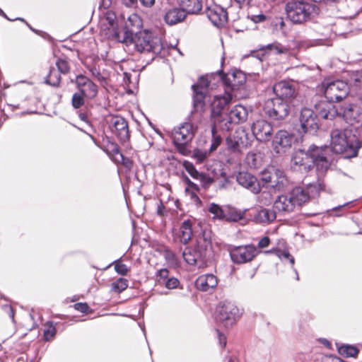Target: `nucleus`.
Wrapping results in <instances>:
<instances>
[{
	"label": "nucleus",
	"mask_w": 362,
	"mask_h": 362,
	"mask_svg": "<svg viewBox=\"0 0 362 362\" xmlns=\"http://www.w3.org/2000/svg\"><path fill=\"white\" fill-rule=\"evenodd\" d=\"M185 261L190 265L205 267L211 262L213 257L211 231L204 230L197 239L193 247H186L182 252Z\"/></svg>",
	"instance_id": "obj_1"
},
{
	"label": "nucleus",
	"mask_w": 362,
	"mask_h": 362,
	"mask_svg": "<svg viewBox=\"0 0 362 362\" xmlns=\"http://www.w3.org/2000/svg\"><path fill=\"white\" fill-rule=\"evenodd\" d=\"M338 115L339 122L345 124L341 129L334 130L331 136H356L358 134L360 122L362 120V107L355 104H348L343 112Z\"/></svg>",
	"instance_id": "obj_2"
},
{
	"label": "nucleus",
	"mask_w": 362,
	"mask_h": 362,
	"mask_svg": "<svg viewBox=\"0 0 362 362\" xmlns=\"http://www.w3.org/2000/svg\"><path fill=\"white\" fill-rule=\"evenodd\" d=\"M285 9L287 18L296 24L312 21L320 12L318 6L304 1H289Z\"/></svg>",
	"instance_id": "obj_3"
},
{
	"label": "nucleus",
	"mask_w": 362,
	"mask_h": 362,
	"mask_svg": "<svg viewBox=\"0 0 362 362\" xmlns=\"http://www.w3.org/2000/svg\"><path fill=\"white\" fill-rule=\"evenodd\" d=\"M127 37L131 40V41L128 42V45L134 44L138 52L151 54L152 59L160 54L163 49V44L160 39L153 36L152 33L149 31H140L136 33L134 37L133 34L128 31Z\"/></svg>",
	"instance_id": "obj_4"
},
{
	"label": "nucleus",
	"mask_w": 362,
	"mask_h": 362,
	"mask_svg": "<svg viewBox=\"0 0 362 362\" xmlns=\"http://www.w3.org/2000/svg\"><path fill=\"white\" fill-rule=\"evenodd\" d=\"M348 84L341 80L325 79L320 86V90L329 102H339L349 93Z\"/></svg>",
	"instance_id": "obj_5"
},
{
	"label": "nucleus",
	"mask_w": 362,
	"mask_h": 362,
	"mask_svg": "<svg viewBox=\"0 0 362 362\" xmlns=\"http://www.w3.org/2000/svg\"><path fill=\"white\" fill-rule=\"evenodd\" d=\"M240 317L239 309L231 302L224 301L220 303L216 308V319L225 327H231L237 322Z\"/></svg>",
	"instance_id": "obj_6"
},
{
	"label": "nucleus",
	"mask_w": 362,
	"mask_h": 362,
	"mask_svg": "<svg viewBox=\"0 0 362 362\" xmlns=\"http://www.w3.org/2000/svg\"><path fill=\"white\" fill-rule=\"evenodd\" d=\"M351 137H330V150L336 154H344V158H353L358 155L361 144L350 143Z\"/></svg>",
	"instance_id": "obj_7"
},
{
	"label": "nucleus",
	"mask_w": 362,
	"mask_h": 362,
	"mask_svg": "<svg viewBox=\"0 0 362 362\" xmlns=\"http://www.w3.org/2000/svg\"><path fill=\"white\" fill-rule=\"evenodd\" d=\"M218 75L225 86V92H234L244 86L246 82V75L240 70L235 69L224 74L222 71H219Z\"/></svg>",
	"instance_id": "obj_8"
},
{
	"label": "nucleus",
	"mask_w": 362,
	"mask_h": 362,
	"mask_svg": "<svg viewBox=\"0 0 362 362\" xmlns=\"http://www.w3.org/2000/svg\"><path fill=\"white\" fill-rule=\"evenodd\" d=\"M300 128L298 132L300 134L315 135L319 129L318 119L316 114L310 108L302 109L300 115Z\"/></svg>",
	"instance_id": "obj_9"
},
{
	"label": "nucleus",
	"mask_w": 362,
	"mask_h": 362,
	"mask_svg": "<svg viewBox=\"0 0 362 362\" xmlns=\"http://www.w3.org/2000/svg\"><path fill=\"white\" fill-rule=\"evenodd\" d=\"M291 102L285 100L274 98L266 103L264 110L268 116L274 119L285 118L289 113Z\"/></svg>",
	"instance_id": "obj_10"
},
{
	"label": "nucleus",
	"mask_w": 362,
	"mask_h": 362,
	"mask_svg": "<svg viewBox=\"0 0 362 362\" xmlns=\"http://www.w3.org/2000/svg\"><path fill=\"white\" fill-rule=\"evenodd\" d=\"M316 145L310 146L308 151L298 149L293 156L291 161L294 165H299L300 170L308 172L313 168V158Z\"/></svg>",
	"instance_id": "obj_11"
},
{
	"label": "nucleus",
	"mask_w": 362,
	"mask_h": 362,
	"mask_svg": "<svg viewBox=\"0 0 362 362\" xmlns=\"http://www.w3.org/2000/svg\"><path fill=\"white\" fill-rule=\"evenodd\" d=\"M257 255V250L253 245L239 246L230 252L231 261L235 264L246 263L253 259Z\"/></svg>",
	"instance_id": "obj_12"
},
{
	"label": "nucleus",
	"mask_w": 362,
	"mask_h": 362,
	"mask_svg": "<svg viewBox=\"0 0 362 362\" xmlns=\"http://www.w3.org/2000/svg\"><path fill=\"white\" fill-rule=\"evenodd\" d=\"M273 91L276 98L291 102L296 96V89L291 81H281L273 86Z\"/></svg>",
	"instance_id": "obj_13"
},
{
	"label": "nucleus",
	"mask_w": 362,
	"mask_h": 362,
	"mask_svg": "<svg viewBox=\"0 0 362 362\" xmlns=\"http://www.w3.org/2000/svg\"><path fill=\"white\" fill-rule=\"evenodd\" d=\"M325 148H327L326 145L320 147L317 146L314 154L313 168H315L318 177L324 176L330 167V162L326 156Z\"/></svg>",
	"instance_id": "obj_14"
},
{
	"label": "nucleus",
	"mask_w": 362,
	"mask_h": 362,
	"mask_svg": "<svg viewBox=\"0 0 362 362\" xmlns=\"http://www.w3.org/2000/svg\"><path fill=\"white\" fill-rule=\"evenodd\" d=\"M236 181L243 187L255 194L261 192V185L259 180L248 172H239L236 175Z\"/></svg>",
	"instance_id": "obj_15"
},
{
	"label": "nucleus",
	"mask_w": 362,
	"mask_h": 362,
	"mask_svg": "<svg viewBox=\"0 0 362 362\" xmlns=\"http://www.w3.org/2000/svg\"><path fill=\"white\" fill-rule=\"evenodd\" d=\"M100 35L105 39L116 40L128 45L130 38L127 37L128 31H119L117 26H112L105 23H100Z\"/></svg>",
	"instance_id": "obj_16"
},
{
	"label": "nucleus",
	"mask_w": 362,
	"mask_h": 362,
	"mask_svg": "<svg viewBox=\"0 0 362 362\" xmlns=\"http://www.w3.org/2000/svg\"><path fill=\"white\" fill-rule=\"evenodd\" d=\"M206 15L216 27H223L228 22V13L223 7L213 4L207 6Z\"/></svg>",
	"instance_id": "obj_17"
},
{
	"label": "nucleus",
	"mask_w": 362,
	"mask_h": 362,
	"mask_svg": "<svg viewBox=\"0 0 362 362\" xmlns=\"http://www.w3.org/2000/svg\"><path fill=\"white\" fill-rule=\"evenodd\" d=\"M78 92L88 99H93L98 95V86L83 75H79L76 78Z\"/></svg>",
	"instance_id": "obj_18"
},
{
	"label": "nucleus",
	"mask_w": 362,
	"mask_h": 362,
	"mask_svg": "<svg viewBox=\"0 0 362 362\" xmlns=\"http://www.w3.org/2000/svg\"><path fill=\"white\" fill-rule=\"evenodd\" d=\"M100 138L90 137L93 143L105 152L111 160H113L117 154L121 152L119 146L114 140V137H101L102 141L99 140Z\"/></svg>",
	"instance_id": "obj_19"
},
{
	"label": "nucleus",
	"mask_w": 362,
	"mask_h": 362,
	"mask_svg": "<svg viewBox=\"0 0 362 362\" xmlns=\"http://www.w3.org/2000/svg\"><path fill=\"white\" fill-rule=\"evenodd\" d=\"M231 124L230 120L221 119V117H211L205 132L211 133L212 136H221L230 130Z\"/></svg>",
	"instance_id": "obj_20"
},
{
	"label": "nucleus",
	"mask_w": 362,
	"mask_h": 362,
	"mask_svg": "<svg viewBox=\"0 0 362 362\" xmlns=\"http://www.w3.org/2000/svg\"><path fill=\"white\" fill-rule=\"evenodd\" d=\"M332 102L320 101L315 105L316 115L327 119H332L340 113L338 112L337 107L332 103Z\"/></svg>",
	"instance_id": "obj_21"
},
{
	"label": "nucleus",
	"mask_w": 362,
	"mask_h": 362,
	"mask_svg": "<svg viewBox=\"0 0 362 362\" xmlns=\"http://www.w3.org/2000/svg\"><path fill=\"white\" fill-rule=\"evenodd\" d=\"M232 94L226 93L223 96H215L211 104V117H221V114L225 107L232 100Z\"/></svg>",
	"instance_id": "obj_22"
},
{
	"label": "nucleus",
	"mask_w": 362,
	"mask_h": 362,
	"mask_svg": "<svg viewBox=\"0 0 362 362\" xmlns=\"http://www.w3.org/2000/svg\"><path fill=\"white\" fill-rule=\"evenodd\" d=\"M109 128L115 136H129V126L127 120L119 116L111 117Z\"/></svg>",
	"instance_id": "obj_23"
},
{
	"label": "nucleus",
	"mask_w": 362,
	"mask_h": 362,
	"mask_svg": "<svg viewBox=\"0 0 362 362\" xmlns=\"http://www.w3.org/2000/svg\"><path fill=\"white\" fill-rule=\"evenodd\" d=\"M218 284V279L213 274H206L199 276L195 281L196 288L201 291L206 292L214 289Z\"/></svg>",
	"instance_id": "obj_24"
},
{
	"label": "nucleus",
	"mask_w": 362,
	"mask_h": 362,
	"mask_svg": "<svg viewBox=\"0 0 362 362\" xmlns=\"http://www.w3.org/2000/svg\"><path fill=\"white\" fill-rule=\"evenodd\" d=\"M274 209L279 212L290 213L295 209L289 194L279 195L274 202Z\"/></svg>",
	"instance_id": "obj_25"
},
{
	"label": "nucleus",
	"mask_w": 362,
	"mask_h": 362,
	"mask_svg": "<svg viewBox=\"0 0 362 362\" xmlns=\"http://www.w3.org/2000/svg\"><path fill=\"white\" fill-rule=\"evenodd\" d=\"M288 194L291 197L292 202L294 204L295 208L296 206H301L308 202L310 198L309 192L301 187H294Z\"/></svg>",
	"instance_id": "obj_26"
},
{
	"label": "nucleus",
	"mask_w": 362,
	"mask_h": 362,
	"mask_svg": "<svg viewBox=\"0 0 362 362\" xmlns=\"http://www.w3.org/2000/svg\"><path fill=\"white\" fill-rule=\"evenodd\" d=\"M188 14L185 11L179 6L168 11L164 16L165 23L170 25H175L183 21Z\"/></svg>",
	"instance_id": "obj_27"
},
{
	"label": "nucleus",
	"mask_w": 362,
	"mask_h": 362,
	"mask_svg": "<svg viewBox=\"0 0 362 362\" xmlns=\"http://www.w3.org/2000/svg\"><path fill=\"white\" fill-rule=\"evenodd\" d=\"M173 144L179 153L185 156L191 154L192 137H173Z\"/></svg>",
	"instance_id": "obj_28"
},
{
	"label": "nucleus",
	"mask_w": 362,
	"mask_h": 362,
	"mask_svg": "<svg viewBox=\"0 0 362 362\" xmlns=\"http://www.w3.org/2000/svg\"><path fill=\"white\" fill-rule=\"evenodd\" d=\"M253 136H271L274 132V127L271 123L261 119L254 122L252 125Z\"/></svg>",
	"instance_id": "obj_29"
},
{
	"label": "nucleus",
	"mask_w": 362,
	"mask_h": 362,
	"mask_svg": "<svg viewBox=\"0 0 362 362\" xmlns=\"http://www.w3.org/2000/svg\"><path fill=\"white\" fill-rule=\"evenodd\" d=\"M177 5L188 14H199L203 7V0H176Z\"/></svg>",
	"instance_id": "obj_30"
},
{
	"label": "nucleus",
	"mask_w": 362,
	"mask_h": 362,
	"mask_svg": "<svg viewBox=\"0 0 362 362\" xmlns=\"http://www.w3.org/2000/svg\"><path fill=\"white\" fill-rule=\"evenodd\" d=\"M343 10L346 18L356 17L362 11V0H346Z\"/></svg>",
	"instance_id": "obj_31"
},
{
	"label": "nucleus",
	"mask_w": 362,
	"mask_h": 362,
	"mask_svg": "<svg viewBox=\"0 0 362 362\" xmlns=\"http://www.w3.org/2000/svg\"><path fill=\"white\" fill-rule=\"evenodd\" d=\"M247 117V110L241 105H235L229 112V119L230 122L238 124L246 120Z\"/></svg>",
	"instance_id": "obj_32"
},
{
	"label": "nucleus",
	"mask_w": 362,
	"mask_h": 362,
	"mask_svg": "<svg viewBox=\"0 0 362 362\" xmlns=\"http://www.w3.org/2000/svg\"><path fill=\"white\" fill-rule=\"evenodd\" d=\"M275 175H276V177L272 179L264 188H270L274 189L275 192H279L284 188L287 181L284 172L278 169L276 171Z\"/></svg>",
	"instance_id": "obj_33"
},
{
	"label": "nucleus",
	"mask_w": 362,
	"mask_h": 362,
	"mask_svg": "<svg viewBox=\"0 0 362 362\" xmlns=\"http://www.w3.org/2000/svg\"><path fill=\"white\" fill-rule=\"evenodd\" d=\"M276 218V212L273 209L263 208L260 209L253 217V221L257 223H270Z\"/></svg>",
	"instance_id": "obj_34"
},
{
	"label": "nucleus",
	"mask_w": 362,
	"mask_h": 362,
	"mask_svg": "<svg viewBox=\"0 0 362 362\" xmlns=\"http://www.w3.org/2000/svg\"><path fill=\"white\" fill-rule=\"evenodd\" d=\"M272 146L274 151L276 153L286 152V151L291 148L293 137H273Z\"/></svg>",
	"instance_id": "obj_35"
},
{
	"label": "nucleus",
	"mask_w": 362,
	"mask_h": 362,
	"mask_svg": "<svg viewBox=\"0 0 362 362\" xmlns=\"http://www.w3.org/2000/svg\"><path fill=\"white\" fill-rule=\"evenodd\" d=\"M192 222L189 219L184 221L180 226L179 238L184 245L187 244L192 236Z\"/></svg>",
	"instance_id": "obj_36"
},
{
	"label": "nucleus",
	"mask_w": 362,
	"mask_h": 362,
	"mask_svg": "<svg viewBox=\"0 0 362 362\" xmlns=\"http://www.w3.org/2000/svg\"><path fill=\"white\" fill-rule=\"evenodd\" d=\"M261 51H264L265 52H274L277 54H289L291 53L290 48L284 46L279 42H274L271 44H268L266 46H262L259 48Z\"/></svg>",
	"instance_id": "obj_37"
},
{
	"label": "nucleus",
	"mask_w": 362,
	"mask_h": 362,
	"mask_svg": "<svg viewBox=\"0 0 362 362\" xmlns=\"http://www.w3.org/2000/svg\"><path fill=\"white\" fill-rule=\"evenodd\" d=\"M248 209L244 210L237 209L235 208H230L226 213L225 220L230 222H238L240 221L246 220L245 214Z\"/></svg>",
	"instance_id": "obj_38"
},
{
	"label": "nucleus",
	"mask_w": 362,
	"mask_h": 362,
	"mask_svg": "<svg viewBox=\"0 0 362 362\" xmlns=\"http://www.w3.org/2000/svg\"><path fill=\"white\" fill-rule=\"evenodd\" d=\"M277 170L278 169L275 168L274 167H271L264 169L260 173V178L259 181L261 185V189L264 188L267 184L271 182L272 179L276 177V175H275V173Z\"/></svg>",
	"instance_id": "obj_39"
},
{
	"label": "nucleus",
	"mask_w": 362,
	"mask_h": 362,
	"mask_svg": "<svg viewBox=\"0 0 362 362\" xmlns=\"http://www.w3.org/2000/svg\"><path fill=\"white\" fill-rule=\"evenodd\" d=\"M61 81V74L54 67H51L45 78V83L52 86L58 87L59 86Z\"/></svg>",
	"instance_id": "obj_40"
},
{
	"label": "nucleus",
	"mask_w": 362,
	"mask_h": 362,
	"mask_svg": "<svg viewBox=\"0 0 362 362\" xmlns=\"http://www.w3.org/2000/svg\"><path fill=\"white\" fill-rule=\"evenodd\" d=\"M337 350L340 355L347 358L356 357L359 352V349L356 346L351 344H342L337 346Z\"/></svg>",
	"instance_id": "obj_41"
},
{
	"label": "nucleus",
	"mask_w": 362,
	"mask_h": 362,
	"mask_svg": "<svg viewBox=\"0 0 362 362\" xmlns=\"http://www.w3.org/2000/svg\"><path fill=\"white\" fill-rule=\"evenodd\" d=\"M266 253H274L281 261H288L293 267L295 263L294 257L288 250L274 248L265 252Z\"/></svg>",
	"instance_id": "obj_42"
},
{
	"label": "nucleus",
	"mask_w": 362,
	"mask_h": 362,
	"mask_svg": "<svg viewBox=\"0 0 362 362\" xmlns=\"http://www.w3.org/2000/svg\"><path fill=\"white\" fill-rule=\"evenodd\" d=\"M57 71L61 74H68L71 71V66L66 57H59L55 63Z\"/></svg>",
	"instance_id": "obj_43"
},
{
	"label": "nucleus",
	"mask_w": 362,
	"mask_h": 362,
	"mask_svg": "<svg viewBox=\"0 0 362 362\" xmlns=\"http://www.w3.org/2000/svg\"><path fill=\"white\" fill-rule=\"evenodd\" d=\"M325 185L324 182L320 181L319 180L316 183H310L305 188L306 191L309 192V194L311 197H315L316 195H319L320 192L325 190Z\"/></svg>",
	"instance_id": "obj_44"
},
{
	"label": "nucleus",
	"mask_w": 362,
	"mask_h": 362,
	"mask_svg": "<svg viewBox=\"0 0 362 362\" xmlns=\"http://www.w3.org/2000/svg\"><path fill=\"white\" fill-rule=\"evenodd\" d=\"M45 326L46 328L43 332V339L45 341H49L55 337L57 329L52 321H47Z\"/></svg>",
	"instance_id": "obj_45"
},
{
	"label": "nucleus",
	"mask_w": 362,
	"mask_h": 362,
	"mask_svg": "<svg viewBox=\"0 0 362 362\" xmlns=\"http://www.w3.org/2000/svg\"><path fill=\"white\" fill-rule=\"evenodd\" d=\"M243 137H226L228 148L232 152H240V141Z\"/></svg>",
	"instance_id": "obj_46"
},
{
	"label": "nucleus",
	"mask_w": 362,
	"mask_h": 362,
	"mask_svg": "<svg viewBox=\"0 0 362 362\" xmlns=\"http://www.w3.org/2000/svg\"><path fill=\"white\" fill-rule=\"evenodd\" d=\"M182 166L185 169V170L189 173V175L195 180H197L202 172H199L195 168L194 165L187 160H185L182 162Z\"/></svg>",
	"instance_id": "obj_47"
},
{
	"label": "nucleus",
	"mask_w": 362,
	"mask_h": 362,
	"mask_svg": "<svg viewBox=\"0 0 362 362\" xmlns=\"http://www.w3.org/2000/svg\"><path fill=\"white\" fill-rule=\"evenodd\" d=\"M176 134L180 136H194L195 134V129L192 123L185 122L178 127Z\"/></svg>",
	"instance_id": "obj_48"
},
{
	"label": "nucleus",
	"mask_w": 362,
	"mask_h": 362,
	"mask_svg": "<svg viewBox=\"0 0 362 362\" xmlns=\"http://www.w3.org/2000/svg\"><path fill=\"white\" fill-rule=\"evenodd\" d=\"M112 290L120 293L128 287V281L124 278H119L111 284Z\"/></svg>",
	"instance_id": "obj_49"
},
{
	"label": "nucleus",
	"mask_w": 362,
	"mask_h": 362,
	"mask_svg": "<svg viewBox=\"0 0 362 362\" xmlns=\"http://www.w3.org/2000/svg\"><path fill=\"white\" fill-rule=\"evenodd\" d=\"M209 213L212 214L215 218L223 220L226 218V213L222 207L216 203H211L209 208Z\"/></svg>",
	"instance_id": "obj_50"
},
{
	"label": "nucleus",
	"mask_w": 362,
	"mask_h": 362,
	"mask_svg": "<svg viewBox=\"0 0 362 362\" xmlns=\"http://www.w3.org/2000/svg\"><path fill=\"white\" fill-rule=\"evenodd\" d=\"M112 161H114L115 163L122 164L126 168L129 170L132 169L133 167L132 160L129 157L124 156L122 152L117 153Z\"/></svg>",
	"instance_id": "obj_51"
},
{
	"label": "nucleus",
	"mask_w": 362,
	"mask_h": 362,
	"mask_svg": "<svg viewBox=\"0 0 362 362\" xmlns=\"http://www.w3.org/2000/svg\"><path fill=\"white\" fill-rule=\"evenodd\" d=\"M170 272L167 268H162L156 272V281L158 285L163 286L164 282L168 279Z\"/></svg>",
	"instance_id": "obj_52"
},
{
	"label": "nucleus",
	"mask_w": 362,
	"mask_h": 362,
	"mask_svg": "<svg viewBox=\"0 0 362 362\" xmlns=\"http://www.w3.org/2000/svg\"><path fill=\"white\" fill-rule=\"evenodd\" d=\"M85 96L81 93H75L71 98V105L74 109L81 108L85 103Z\"/></svg>",
	"instance_id": "obj_53"
},
{
	"label": "nucleus",
	"mask_w": 362,
	"mask_h": 362,
	"mask_svg": "<svg viewBox=\"0 0 362 362\" xmlns=\"http://www.w3.org/2000/svg\"><path fill=\"white\" fill-rule=\"evenodd\" d=\"M100 23H105L112 26H117L116 14L112 11H107Z\"/></svg>",
	"instance_id": "obj_54"
},
{
	"label": "nucleus",
	"mask_w": 362,
	"mask_h": 362,
	"mask_svg": "<svg viewBox=\"0 0 362 362\" xmlns=\"http://www.w3.org/2000/svg\"><path fill=\"white\" fill-rule=\"evenodd\" d=\"M182 180L187 185V187L185 189L186 192H188L191 190L199 191L200 188H199V185H197L196 183H194V182H192L189 178V177L184 173H182Z\"/></svg>",
	"instance_id": "obj_55"
},
{
	"label": "nucleus",
	"mask_w": 362,
	"mask_h": 362,
	"mask_svg": "<svg viewBox=\"0 0 362 362\" xmlns=\"http://www.w3.org/2000/svg\"><path fill=\"white\" fill-rule=\"evenodd\" d=\"M197 180L200 181L202 186L205 189L209 188L214 181L213 177L204 172L202 173Z\"/></svg>",
	"instance_id": "obj_56"
},
{
	"label": "nucleus",
	"mask_w": 362,
	"mask_h": 362,
	"mask_svg": "<svg viewBox=\"0 0 362 362\" xmlns=\"http://www.w3.org/2000/svg\"><path fill=\"white\" fill-rule=\"evenodd\" d=\"M208 157L207 151H202L198 148H195L193 151L192 158L197 160V163H203Z\"/></svg>",
	"instance_id": "obj_57"
},
{
	"label": "nucleus",
	"mask_w": 362,
	"mask_h": 362,
	"mask_svg": "<svg viewBox=\"0 0 362 362\" xmlns=\"http://www.w3.org/2000/svg\"><path fill=\"white\" fill-rule=\"evenodd\" d=\"M112 264H115V270L118 274L122 276L127 275L129 268L125 264L119 262V259L114 261Z\"/></svg>",
	"instance_id": "obj_58"
},
{
	"label": "nucleus",
	"mask_w": 362,
	"mask_h": 362,
	"mask_svg": "<svg viewBox=\"0 0 362 362\" xmlns=\"http://www.w3.org/2000/svg\"><path fill=\"white\" fill-rule=\"evenodd\" d=\"M180 282L177 278L175 277H170L168 279H167L163 286H164L168 289H175L177 288Z\"/></svg>",
	"instance_id": "obj_59"
},
{
	"label": "nucleus",
	"mask_w": 362,
	"mask_h": 362,
	"mask_svg": "<svg viewBox=\"0 0 362 362\" xmlns=\"http://www.w3.org/2000/svg\"><path fill=\"white\" fill-rule=\"evenodd\" d=\"M210 82L208 80L207 77L202 76L199 78L198 82L194 85H192V88H204L206 90L208 89L209 86Z\"/></svg>",
	"instance_id": "obj_60"
},
{
	"label": "nucleus",
	"mask_w": 362,
	"mask_h": 362,
	"mask_svg": "<svg viewBox=\"0 0 362 362\" xmlns=\"http://www.w3.org/2000/svg\"><path fill=\"white\" fill-rule=\"evenodd\" d=\"M74 308L75 310L82 313H88L90 311V306L87 303L85 302L76 303L74 305Z\"/></svg>",
	"instance_id": "obj_61"
},
{
	"label": "nucleus",
	"mask_w": 362,
	"mask_h": 362,
	"mask_svg": "<svg viewBox=\"0 0 362 362\" xmlns=\"http://www.w3.org/2000/svg\"><path fill=\"white\" fill-rule=\"evenodd\" d=\"M205 96L202 95V94H195L194 93V105L196 108L200 107L201 108L204 105V100Z\"/></svg>",
	"instance_id": "obj_62"
},
{
	"label": "nucleus",
	"mask_w": 362,
	"mask_h": 362,
	"mask_svg": "<svg viewBox=\"0 0 362 362\" xmlns=\"http://www.w3.org/2000/svg\"><path fill=\"white\" fill-rule=\"evenodd\" d=\"M223 137H212L209 152H213L217 149L222 142Z\"/></svg>",
	"instance_id": "obj_63"
},
{
	"label": "nucleus",
	"mask_w": 362,
	"mask_h": 362,
	"mask_svg": "<svg viewBox=\"0 0 362 362\" xmlns=\"http://www.w3.org/2000/svg\"><path fill=\"white\" fill-rule=\"evenodd\" d=\"M90 71L93 77H95L98 81L103 82L105 81V78L102 76L99 69L93 66L90 69Z\"/></svg>",
	"instance_id": "obj_64"
}]
</instances>
